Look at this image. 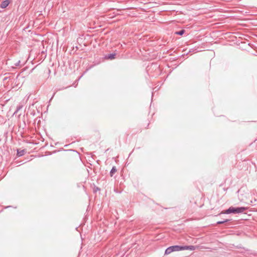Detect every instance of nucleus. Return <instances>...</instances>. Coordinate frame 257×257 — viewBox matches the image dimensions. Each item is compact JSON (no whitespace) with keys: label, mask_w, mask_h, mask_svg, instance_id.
<instances>
[{"label":"nucleus","mask_w":257,"mask_h":257,"mask_svg":"<svg viewBox=\"0 0 257 257\" xmlns=\"http://www.w3.org/2000/svg\"><path fill=\"white\" fill-rule=\"evenodd\" d=\"M241 44H245V42H241Z\"/></svg>","instance_id":"10"},{"label":"nucleus","mask_w":257,"mask_h":257,"mask_svg":"<svg viewBox=\"0 0 257 257\" xmlns=\"http://www.w3.org/2000/svg\"><path fill=\"white\" fill-rule=\"evenodd\" d=\"M174 251L172 247V246H170L169 247H168L166 250H165V254H170L171 252Z\"/></svg>","instance_id":"3"},{"label":"nucleus","mask_w":257,"mask_h":257,"mask_svg":"<svg viewBox=\"0 0 257 257\" xmlns=\"http://www.w3.org/2000/svg\"><path fill=\"white\" fill-rule=\"evenodd\" d=\"M226 221H221V222H218V223L220 224V223H223L224 222H226Z\"/></svg>","instance_id":"9"},{"label":"nucleus","mask_w":257,"mask_h":257,"mask_svg":"<svg viewBox=\"0 0 257 257\" xmlns=\"http://www.w3.org/2000/svg\"><path fill=\"white\" fill-rule=\"evenodd\" d=\"M115 55L114 54H109V55L106 56L105 57H106V58H107L108 59L112 60L115 58Z\"/></svg>","instance_id":"5"},{"label":"nucleus","mask_w":257,"mask_h":257,"mask_svg":"<svg viewBox=\"0 0 257 257\" xmlns=\"http://www.w3.org/2000/svg\"><path fill=\"white\" fill-rule=\"evenodd\" d=\"M183 249H189L190 250H194L195 249V247L194 246H185L183 247Z\"/></svg>","instance_id":"6"},{"label":"nucleus","mask_w":257,"mask_h":257,"mask_svg":"<svg viewBox=\"0 0 257 257\" xmlns=\"http://www.w3.org/2000/svg\"><path fill=\"white\" fill-rule=\"evenodd\" d=\"M174 251H178L183 249V247L178 245L172 246Z\"/></svg>","instance_id":"4"},{"label":"nucleus","mask_w":257,"mask_h":257,"mask_svg":"<svg viewBox=\"0 0 257 257\" xmlns=\"http://www.w3.org/2000/svg\"><path fill=\"white\" fill-rule=\"evenodd\" d=\"M9 4H10L9 0H6L1 3V8L2 9H5L9 6Z\"/></svg>","instance_id":"2"},{"label":"nucleus","mask_w":257,"mask_h":257,"mask_svg":"<svg viewBox=\"0 0 257 257\" xmlns=\"http://www.w3.org/2000/svg\"><path fill=\"white\" fill-rule=\"evenodd\" d=\"M185 33V30H182L179 32H177L176 33V34L179 35H182Z\"/></svg>","instance_id":"8"},{"label":"nucleus","mask_w":257,"mask_h":257,"mask_svg":"<svg viewBox=\"0 0 257 257\" xmlns=\"http://www.w3.org/2000/svg\"><path fill=\"white\" fill-rule=\"evenodd\" d=\"M245 210V208L244 207H239V208H234V207H230L228 209L226 210L225 211V213H239L242 212Z\"/></svg>","instance_id":"1"},{"label":"nucleus","mask_w":257,"mask_h":257,"mask_svg":"<svg viewBox=\"0 0 257 257\" xmlns=\"http://www.w3.org/2000/svg\"><path fill=\"white\" fill-rule=\"evenodd\" d=\"M116 172V169L114 167H113L110 171L111 176H112L113 175V174L114 173H115Z\"/></svg>","instance_id":"7"}]
</instances>
